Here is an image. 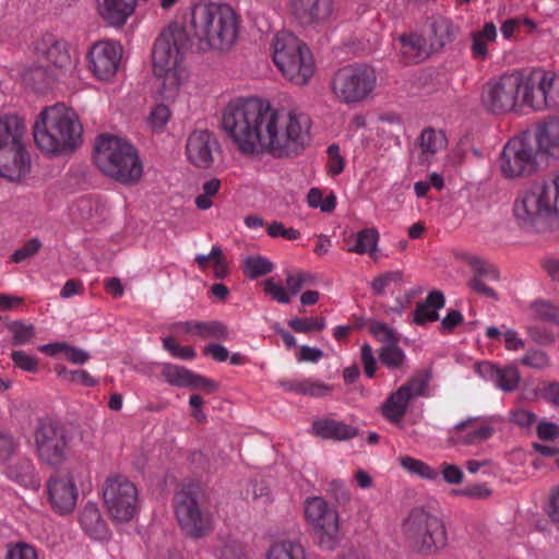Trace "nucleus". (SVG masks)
I'll return each instance as SVG.
<instances>
[{"mask_svg": "<svg viewBox=\"0 0 559 559\" xmlns=\"http://www.w3.org/2000/svg\"><path fill=\"white\" fill-rule=\"evenodd\" d=\"M300 384V395L323 397L332 391V388L329 384L314 378H301Z\"/></svg>", "mask_w": 559, "mask_h": 559, "instance_id": "nucleus-47", "label": "nucleus"}, {"mask_svg": "<svg viewBox=\"0 0 559 559\" xmlns=\"http://www.w3.org/2000/svg\"><path fill=\"white\" fill-rule=\"evenodd\" d=\"M512 212L516 224L525 230L559 226V171L552 182L535 181L519 191Z\"/></svg>", "mask_w": 559, "mask_h": 559, "instance_id": "nucleus-4", "label": "nucleus"}, {"mask_svg": "<svg viewBox=\"0 0 559 559\" xmlns=\"http://www.w3.org/2000/svg\"><path fill=\"white\" fill-rule=\"evenodd\" d=\"M238 33L239 20L230 5L207 1L194 3L190 8L187 28L171 23L154 43L153 73L159 95L164 99H174L188 82L185 52L191 39L203 51L227 50L236 43Z\"/></svg>", "mask_w": 559, "mask_h": 559, "instance_id": "nucleus-1", "label": "nucleus"}, {"mask_svg": "<svg viewBox=\"0 0 559 559\" xmlns=\"http://www.w3.org/2000/svg\"><path fill=\"white\" fill-rule=\"evenodd\" d=\"M521 364L532 369H545L549 366L548 355L536 348L528 349L520 359Z\"/></svg>", "mask_w": 559, "mask_h": 559, "instance_id": "nucleus-51", "label": "nucleus"}, {"mask_svg": "<svg viewBox=\"0 0 559 559\" xmlns=\"http://www.w3.org/2000/svg\"><path fill=\"white\" fill-rule=\"evenodd\" d=\"M273 61L281 73L296 85H305L314 72L313 57L308 47L293 33L278 32L273 40Z\"/></svg>", "mask_w": 559, "mask_h": 559, "instance_id": "nucleus-7", "label": "nucleus"}, {"mask_svg": "<svg viewBox=\"0 0 559 559\" xmlns=\"http://www.w3.org/2000/svg\"><path fill=\"white\" fill-rule=\"evenodd\" d=\"M379 358L386 368L396 370L403 368L406 355L399 343H394L382 345L379 350Z\"/></svg>", "mask_w": 559, "mask_h": 559, "instance_id": "nucleus-40", "label": "nucleus"}, {"mask_svg": "<svg viewBox=\"0 0 559 559\" xmlns=\"http://www.w3.org/2000/svg\"><path fill=\"white\" fill-rule=\"evenodd\" d=\"M554 75L542 74L537 86L519 71H512L490 79L484 86L481 103L496 115L514 111L520 103V94L525 105L534 110L556 107L558 102L552 95Z\"/></svg>", "mask_w": 559, "mask_h": 559, "instance_id": "nucleus-3", "label": "nucleus"}, {"mask_svg": "<svg viewBox=\"0 0 559 559\" xmlns=\"http://www.w3.org/2000/svg\"><path fill=\"white\" fill-rule=\"evenodd\" d=\"M406 542L418 552L432 555L448 545V534L442 520L424 509H413L402 523Z\"/></svg>", "mask_w": 559, "mask_h": 559, "instance_id": "nucleus-8", "label": "nucleus"}, {"mask_svg": "<svg viewBox=\"0 0 559 559\" xmlns=\"http://www.w3.org/2000/svg\"><path fill=\"white\" fill-rule=\"evenodd\" d=\"M195 336L201 340L227 341L229 338V329L218 320L199 321Z\"/></svg>", "mask_w": 559, "mask_h": 559, "instance_id": "nucleus-39", "label": "nucleus"}, {"mask_svg": "<svg viewBox=\"0 0 559 559\" xmlns=\"http://www.w3.org/2000/svg\"><path fill=\"white\" fill-rule=\"evenodd\" d=\"M48 499L53 510L60 514L72 512L78 501V487L73 474H56L47 481Z\"/></svg>", "mask_w": 559, "mask_h": 559, "instance_id": "nucleus-19", "label": "nucleus"}, {"mask_svg": "<svg viewBox=\"0 0 559 559\" xmlns=\"http://www.w3.org/2000/svg\"><path fill=\"white\" fill-rule=\"evenodd\" d=\"M497 39V27L487 22L481 29L471 33V55L475 60L484 61L489 58V46Z\"/></svg>", "mask_w": 559, "mask_h": 559, "instance_id": "nucleus-34", "label": "nucleus"}, {"mask_svg": "<svg viewBox=\"0 0 559 559\" xmlns=\"http://www.w3.org/2000/svg\"><path fill=\"white\" fill-rule=\"evenodd\" d=\"M215 556L217 559H242V548L234 539H218L215 546Z\"/></svg>", "mask_w": 559, "mask_h": 559, "instance_id": "nucleus-46", "label": "nucleus"}, {"mask_svg": "<svg viewBox=\"0 0 559 559\" xmlns=\"http://www.w3.org/2000/svg\"><path fill=\"white\" fill-rule=\"evenodd\" d=\"M31 170V157L23 142L0 151V177L20 181Z\"/></svg>", "mask_w": 559, "mask_h": 559, "instance_id": "nucleus-20", "label": "nucleus"}, {"mask_svg": "<svg viewBox=\"0 0 559 559\" xmlns=\"http://www.w3.org/2000/svg\"><path fill=\"white\" fill-rule=\"evenodd\" d=\"M243 270L249 278H257L272 272L273 264L261 255L248 257L243 261Z\"/></svg>", "mask_w": 559, "mask_h": 559, "instance_id": "nucleus-41", "label": "nucleus"}, {"mask_svg": "<svg viewBox=\"0 0 559 559\" xmlns=\"http://www.w3.org/2000/svg\"><path fill=\"white\" fill-rule=\"evenodd\" d=\"M479 420V417H468L455 424L449 430L448 441L453 445H472L488 440L495 430L487 423L477 425Z\"/></svg>", "mask_w": 559, "mask_h": 559, "instance_id": "nucleus-21", "label": "nucleus"}, {"mask_svg": "<svg viewBox=\"0 0 559 559\" xmlns=\"http://www.w3.org/2000/svg\"><path fill=\"white\" fill-rule=\"evenodd\" d=\"M372 336L382 343V345L399 343L397 332L386 323L371 321L368 325Z\"/></svg>", "mask_w": 559, "mask_h": 559, "instance_id": "nucleus-42", "label": "nucleus"}, {"mask_svg": "<svg viewBox=\"0 0 559 559\" xmlns=\"http://www.w3.org/2000/svg\"><path fill=\"white\" fill-rule=\"evenodd\" d=\"M8 330L12 334L13 344L19 346L27 344L35 336V326L22 321L11 322Z\"/></svg>", "mask_w": 559, "mask_h": 559, "instance_id": "nucleus-44", "label": "nucleus"}, {"mask_svg": "<svg viewBox=\"0 0 559 559\" xmlns=\"http://www.w3.org/2000/svg\"><path fill=\"white\" fill-rule=\"evenodd\" d=\"M288 325L297 333H309L313 331H322L325 325V319L317 318H294L288 321Z\"/></svg>", "mask_w": 559, "mask_h": 559, "instance_id": "nucleus-45", "label": "nucleus"}, {"mask_svg": "<svg viewBox=\"0 0 559 559\" xmlns=\"http://www.w3.org/2000/svg\"><path fill=\"white\" fill-rule=\"evenodd\" d=\"M19 449L17 441L7 432H0V461L11 459Z\"/></svg>", "mask_w": 559, "mask_h": 559, "instance_id": "nucleus-62", "label": "nucleus"}, {"mask_svg": "<svg viewBox=\"0 0 559 559\" xmlns=\"http://www.w3.org/2000/svg\"><path fill=\"white\" fill-rule=\"evenodd\" d=\"M431 374L420 372L409 378L397 390L391 392L381 406V413L390 423L399 424L408 411L409 403L420 396H427Z\"/></svg>", "mask_w": 559, "mask_h": 559, "instance_id": "nucleus-14", "label": "nucleus"}, {"mask_svg": "<svg viewBox=\"0 0 559 559\" xmlns=\"http://www.w3.org/2000/svg\"><path fill=\"white\" fill-rule=\"evenodd\" d=\"M289 12L304 26L318 27L329 23L334 14V0H289Z\"/></svg>", "mask_w": 559, "mask_h": 559, "instance_id": "nucleus-16", "label": "nucleus"}, {"mask_svg": "<svg viewBox=\"0 0 559 559\" xmlns=\"http://www.w3.org/2000/svg\"><path fill=\"white\" fill-rule=\"evenodd\" d=\"M5 475L12 481L29 489H38L40 480L36 475L35 465L27 457L19 459L5 469Z\"/></svg>", "mask_w": 559, "mask_h": 559, "instance_id": "nucleus-31", "label": "nucleus"}, {"mask_svg": "<svg viewBox=\"0 0 559 559\" xmlns=\"http://www.w3.org/2000/svg\"><path fill=\"white\" fill-rule=\"evenodd\" d=\"M536 144L539 153L551 158H559V118L550 117L538 124Z\"/></svg>", "mask_w": 559, "mask_h": 559, "instance_id": "nucleus-26", "label": "nucleus"}, {"mask_svg": "<svg viewBox=\"0 0 559 559\" xmlns=\"http://www.w3.org/2000/svg\"><path fill=\"white\" fill-rule=\"evenodd\" d=\"M437 471L439 472V477L441 476L449 485H459L463 481L464 473L462 468L455 464L443 462Z\"/></svg>", "mask_w": 559, "mask_h": 559, "instance_id": "nucleus-54", "label": "nucleus"}, {"mask_svg": "<svg viewBox=\"0 0 559 559\" xmlns=\"http://www.w3.org/2000/svg\"><path fill=\"white\" fill-rule=\"evenodd\" d=\"M263 288L267 296L280 304L286 305L290 301L289 293L272 278H267L263 282Z\"/></svg>", "mask_w": 559, "mask_h": 559, "instance_id": "nucleus-56", "label": "nucleus"}, {"mask_svg": "<svg viewBox=\"0 0 559 559\" xmlns=\"http://www.w3.org/2000/svg\"><path fill=\"white\" fill-rule=\"evenodd\" d=\"M41 248V241L39 238L34 237L27 240L21 248L16 249L11 257V260L15 263H21L28 258L35 255Z\"/></svg>", "mask_w": 559, "mask_h": 559, "instance_id": "nucleus-53", "label": "nucleus"}, {"mask_svg": "<svg viewBox=\"0 0 559 559\" xmlns=\"http://www.w3.org/2000/svg\"><path fill=\"white\" fill-rule=\"evenodd\" d=\"M72 441V430L56 419H40L34 430L35 453L39 462L53 468L67 462Z\"/></svg>", "mask_w": 559, "mask_h": 559, "instance_id": "nucleus-9", "label": "nucleus"}, {"mask_svg": "<svg viewBox=\"0 0 559 559\" xmlns=\"http://www.w3.org/2000/svg\"><path fill=\"white\" fill-rule=\"evenodd\" d=\"M401 467L409 475L418 478L437 481L439 479V472L426 462L412 456H401L399 459Z\"/></svg>", "mask_w": 559, "mask_h": 559, "instance_id": "nucleus-38", "label": "nucleus"}, {"mask_svg": "<svg viewBox=\"0 0 559 559\" xmlns=\"http://www.w3.org/2000/svg\"><path fill=\"white\" fill-rule=\"evenodd\" d=\"M466 262L472 266L475 272V276H478L479 278L481 276L489 277L491 280L499 278L497 269L484 259L469 254L466 257Z\"/></svg>", "mask_w": 559, "mask_h": 559, "instance_id": "nucleus-49", "label": "nucleus"}, {"mask_svg": "<svg viewBox=\"0 0 559 559\" xmlns=\"http://www.w3.org/2000/svg\"><path fill=\"white\" fill-rule=\"evenodd\" d=\"M448 140L442 131L427 128L423 130L419 136V146L421 150L420 163L429 164L435 154L447 146Z\"/></svg>", "mask_w": 559, "mask_h": 559, "instance_id": "nucleus-36", "label": "nucleus"}, {"mask_svg": "<svg viewBox=\"0 0 559 559\" xmlns=\"http://www.w3.org/2000/svg\"><path fill=\"white\" fill-rule=\"evenodd\" d=\"M175 514L182 532L192 538L206 536L212 530V513L202 511L195 497L187 490L176 492L174 498Z\"/></svg>", "mask_w": 559, "mask_h": 559, "instance_id": "nucleus-13", "label": "nucleus"}, {"mask_svg": "<svg viewBox=\"0 0 559 559\" xmlns=\"http://www.w3.org/2000/svg\"><path fill=\"white\" fill-rule=\"evenodd\" d=\"M475 371L480 378L493 382L497 389L506 393L518 390L520 385V371L512 365L500 368L492 362L481 361L476 364Z\"/></svg>", "mask_w": 559, "mask_h": 559, "instance_id": "nucleus-22", "label": "nucleus"}, {"mask_svg": "<svg viewBox=\"0 0 559 559\" xmlns=\"http://www.w3.org/2000/svg\"><path fill=\"white\" fill-rule=\"evenodd\" d=\"M312 432L314 436L322 439L346 441L355 438L359 429L342 420L320 418L312 423Z\"/></svg>", "mask_w": 559, "mask_h": 559, "instance_id": "nucleus-27", "label": "nucleus"}, {"mask_svg": "<svg viewBox=\"0 0 559 559\" xmlns=\"http://www.w3.org/2000/svg\"><path fill=\"white\" fill-rule=\"evenodd\" d=\"M532 310L535 318L545 322H552L559 324V307L545 300H537L532 302Z\"/></svg>", "mask_w": 559, "mask_h": 559, "instance_id": "nucleus-43", "label": "nucleus"}, {"mask_svg": "<svg viewBox=\"0 0 559 559\" xmlns=\"http://www.w3.org/2000/svg\"><path fill=\"white\" fill-rule=\"evenodd\" d=\"M94 162L105 176L122 185H135L143 175L136 148L116 135L105 133L96 138Z\"/></svg>", "mask_w": 559, "mask_h": 559, "instance_id": "nucleus-6", "label": "nucleus"}, {"mask_svg": "<svg viewBox=\"0 0 559 559\" xmlns=\"http://www.w3.org/2000/svg\"><path fill=\"white\" fill-rule=\"evenodd\" d=\"M509 419L511 423L521 428H531L532 425L536 421L537 416L535 413L528 409L518 408L512 409L509 413Z\"/></svg>", "mask_w": 559, "mask_h": 559, "instance_id": "nucleus-59", "label": "nucleus"}, {"mask_svg": "<svg viewBox=\"0 0 559 559\" xmlns=\"http://www.w3.org/2000/svg\"><path fill=\"white\" fill-rule=\"evenodd\" d=\"M314 282V277L305 272H298L296 274H289L286 278V285L288 288V292L292 295H296L302 286L307 284H312Z\"/></svg>", "mask_w": 559, "mask_h": 559, "instance_id": "nucleus-60", "label": "nucleus"}, {"mask_svg": "<svg viewBox=\"0 0 559 559\" xmlns=\"http://www.w3.org/2000/svg\"><path fill=\"white\" fill-rule=\"evenodd\" d=\"M79 522L91 538L105 540L109 537V530L96 503L91 501L85 503L80 512Z\"/></svg>", "mask_w": 559, "mask_h": 559, "instance_id": "nucleus-28", "label": "nucleus"}, {"mask_svg": "<svg viewBox=\"0 0 559 559\" xmlns=\"http://www.w3.org/2000/svg\"><path fill=\"white\" fill-rule=\"evenodd\" d=\"M305 514L318 535V543L322 549L333 550L337 544L338 513L321 497H311L306 500Z\"/></svg>", "mask_w": 559, "mask_h": 559, "instance_id": "nucleus-15", "label": "nucleus"}, {"mask_svg": "<svg viewBox=\"0 0 559 559\" xmlns=\"http://www.w3.org/2000/svg\"><path fill=\"white\" fill-rule=\"evenodd\" d=\"M163 348L169 352L174 357L182 360H192L197 356L193 347L182 346L170 336L163 338Z\"/></svg>", "mask_w": 559, "mask_h": 559, "instance_id": "nucleus-50", "label": "nucleus"}, {"mask_svg": "<svg viewBox=\"0 0 559 559\" xmlns=\"http://www.w3.org/2000/svg\"><path fill=\"white\" fill-rule=\"evenodd\" d=\"M222 128L243 155L285 158L305 150L311 121L296 109L276 108L266 99L239 97L225 107Z\"/></svg>", "mask_w": 559, "mask_h": 559, "instance_id": "nucleus-2", "label": "nucleus"}, {"mask_svg": "<svg viewBox=\"0 0 559 559\" xmlns=\"http://www.w3.org/2000/svg\"><path fill=\"white\" fill-rule=\"evenodd\" d=\"M103 499L115 522H129L138 511V488L126 476L108 477L103 488Z\"/></svg>", "mask_w": 559, "mask_h": 559, "instance_id": "nucleus-12", "label": "nucleus"}, {"mask_svg": "<svg viewBox=\"0 0 559 559\" xmlns=\"http://www.w3.org/2000/svg\"><path fill=\"white\" fill-rule=\"evenodd\" d=\"M212 261L214 264V276L219 280L226 277L229 273V267L219 246L212 247Z\"/></svg>", "mask_w": 559, "mask_h": 559, "instance_id": "nucleus-63", "label": "nucleus"}, {"mask_svg": "<svg viewBox=\"0 0 559 559\" xmlns=\"http://www.w3.org/2000/svg\"><path fill=\"white\" fill-rule=\"evenodd\" d=\"M360 359L364 367V372L367 378L371 379L376 374L377 359L374 357L372 347L368 343L360 346Z\"/></svg>", "mask_w": 559, "mask_h": 559, "instance_id": "nucleus-58", "label": "nucleus"}, {"mask_svg": "<svg viewBox=\"0 0 559 559\" xmlns=\"http://www.w3.org/2000/svg\"><path fill=\"white\" fill-rule=\"evenodd\" d=\"M379 233L376 228H364L346 238V250L356 254L374 257L378 250Z\"/></svg>", "mask_w": 559, "mask_h": 559, "instance_id": "nucleus-33", "label": "nucleus"}, {"mask_svg": "<svg viewBox=\"0 0 559 559\" xmlns=\"http://www.w3.org/2000/svg\"><path fill=\"white\" fill-rule=\"evenodd\" d=\"M11 359L14 366L23 371L35 373L38 370V360L36 357L24 350H13L11 353Z\"/></svg>", "mask_w": 559, "mask_h": 559, "instance_id": "nucleus-52", "label": "nucleus"}, {"mask_svg": "<svg viewBox=\"0 0 559 559\" xmlns=\"http://www.w3.org/2000/svg\"><path fill=\"white\" fill-rule=\"evenodd\" d=\"M377 86L376 70L365 63L348 64L338 69L331 80L335 98L343 104H357L370 97Z\"/></svg>", "mask_w": 559, "mask_h": 559, "instance_id": "nucleus-10", "label": "nucleus"}, {"mask_svg": "<svg viewBox=\"0 0 559 559\" xmlns=\"http://www.w3.org/2000/svg\"><path fill=\"white\" fill-rule=\"evenodd\" d=\"M139 0H95L97 14L112 27H122L133 15Z\"/></svg>", "mask_w": 559, "mask_h": 559, "instance_id": "nucleus-25", "label": "nucleus"}, {"mask_svg": "<svg viewBox=\"0 0 559 559\" xmlns=\"http://www.w3.org/2000/svg\"><path fill=\"white\" fill-rule=\"evenodd\" d=\"M162 374L174 386L203 389L207 392H213L217 388L215 381L177 365H165Z\"/></svg>", "mask_w": 559, "mask_h": 559, "instance_id": "nucleus-24", "label": "nucleus"}, {"mask_svg": "<svg viewBox=\"0 0 559 559\" xmlns=\"http://www.w3.org/2000/svg\"><path fill=\"white\" fill-rule=\"evenodd\" d=\"M216 139L206 130H198L190 134L186 150L189 160L197 167L206 168L213 163V152L217 150Z\"/></svg>", "mask_w": 559, "mask_h": 559, "instance_id": "nucleus-23", "label": "nucleus"}, {"mask_svg": "<svg viewBox=\"0 0 559 559\" xmlns=\"http://www.w3.org/2000/svg\"><path fill=\"white\" fill-rule=\"evenodd\" d=\"M266 233L272 238L283 237L287 240H297L300 238V231L295 228H286L283 223L273 221L266 227Z\"/></svg>", "mask_w": 559, "mask_h": 559, "instance_id": "nucleus-57", "label": "nucleus"}, {"mask_svg": "<svg viewBox=\"0 0 559 559\" xmlns=\"http://www.w3.org/2000/svg\"><path fill=\"white\" fill-rule=\"evenodd\" d=\"M170 118V110L165 105L155 106L147 117L148 126L154 130H162Z\"/></svg>", "mask_w": 559, "mask_h": 559, "instance_id": "nucleus-55", "label": "nucleus"}, {"mask_svg": "<svg viewBox=\"0 0 559 559\" xmlns=\"http://www.w3.org/2000/svg\"><path fill=\"white\" fill-rule=\"evenodd\" d=\"M37 53L46 59L50 67L61 73H72L78 63V55L71 52L68 44L51 34L44 35L35 46Z\"/></svg>", "mask_w": 559, "mask_h": 559, "instance_id": "nucleus-18", "label": "nucleus"}, {"mask_svg": "<svg viewBox=\"0 0 559 559\" xmlns=\"http://www.w3.org/2000/svg\"><path fill=\"white\" fill-rule=\"evenodd\" d=\"M266 559H308L300 543L282 540L274 543L266 552Z\"/></svg>", "mask_w": 559, "mask_h": 559, "instance_id": "nucleus-37", "label": "nucleus"}, {"mask_svg": "<svg viewBox=\"0 0 559 559\" xmlns=\"http://www.w3.org/2000/svg\"><path fill=\"white\" fill-rule=\"evenodd\" d=\"M37 147L47 155H59L75 150L82 142V124L75 111L64 104L44 108L34 126Z\"/></svg>", "mask_w": 559, "mask_h": 559, "instance_id": "nucleus-5", "label": "nucleus"}, {"mask_svg": "<svg viewBox=\"0 0 559 559\" xmlns=\"http://www.w3.org/2000/svg\"><path fill=\"white\" fill-rule=\"evenodd\" d=\"M444 305V295L440 290H431L425 301L417 304L411 323L423 326L426 323L437 321L439 319L438 311L442 309Z\"/></svg>", "mask_w": 559, "mask_h": 559, "instance_id": "nucleus-29", "label": "nucleus"}, {"mask_svg": "<svg viewBox=\"0 0 559 559\" xmlns=\"http://www.w3.org/2000/svg\"><path fill=\"white\" fill-rule=\"evenodd\" d=\"M329 163L328 169L331 176H337L344 170L345 162L340 154V147L336 144H332L328 147Z\"/></svg>", "mask_w": 559, "mask_h": 559, "instance_id": "nucleus-61", "label": "nucleus"}, {"mask_svg": "<svg viewBox=\"0 0 559 559\" xmlns=\"http://www.w3.org/2000/svg\"><path fill=\"white\" fill-rule=\"evenodd\" d=\"M121 57L122 47L119 43H96L88 52L90 69L99 80H109L118 71Z\"/></svg>", "mask_w": 559, "mask_h": 559, "instance_id": "nucleus-17", "label": "nucleus"}, {"mask_svg": "<svg viewBox=\"0 0 559 559\" xmlns=\"http://www.w3.org/2000/svg\"><path fill=\"white\" fill-rule=\"evenodd\" d=\"M430 28V49L433 51L440 50L452 43L459 32V27L450 19L441 15L432 17Z\"/></svg>", "mask_w": 559, "mask_h": 559, "instance_id": "nucleus-32", "label": "nucleus"}, {"mask_svg": "<svg viewBox=\"0 0 559 559\" xmlns=\"http://www.w3.org/2000/svg\"><path fill=\"white\" fill-rule=\"evenodd\" d=\"M538 150L526 135H515L503 146L499 168L503 178L518 179L533 175L538 168Z\"/></svg>", "mask_w": 559, "mask_h": 559, "instance_id": "nucleus-11", "label": "nucleus"}, {"mask_svg": "<svg viewBox=\"0 0 559 559\" xmlns=\"http://www.w3.org/2000/svg\"><path fill=\"white\" fill-rule=\"evenodd\" d=\"M24 134L25 124L20 116L10 114L0 117V151L23 142Z\"/></svg>", "mask_w": 559, "mask_h": 559, "instance_id": "nucleus-30", "label": "nucleus"}, {"mask_svg": "<svg viewBox=\"0 0 559 559\" xmlns=\"http://www.w3.org/2000/svg\"><path fill=\"white\" fill-rule=\"evenodd\" d=\"M400 41L401 53L407 63L420 62L432 51L430 46L427 47L426 39L417 34L402 35Z\"/></svg>", "mask_w": 559, "mask_h": 559, "instance_id": "nucleus-35", "label": "nucleus"}, {"mask_svg": "<svg viewBox=\"0 0 559 559\" xmlns=\"http://www.w3.org/2000/svg\"><path fill=\"white\" fill-rule=\"evenodd\" d=\"M4 559H38V555L34 546L17 542L7 546Z\"/></svg>", "mask_w": 559, "mask_h": 559, "instance_id": "nucleus-48", "label": "nucleus"}, {"mask_svg": "<svg viewBox=\"0 0 559 559\" xmlns=\"http://www.w3.org/2000/svg\"><path fill=\"white\" fill-rule=\"evenodd\" d=\"M536 433L540 440L552 441L559 438V426L544 419L538 423Z\"/></svg>", "mask_w": 559, "mask_h": 559, "instance_id": "nucleus-64", "label": "nucleus"}]
</instances>
